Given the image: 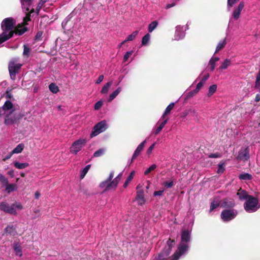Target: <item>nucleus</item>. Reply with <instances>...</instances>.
<instances>
[{
  "mask_svg": "<svg viewBox=\"0 0 260 260\" xmlns=\"http://www.w3.org/2000/svg\"><path fill=\"white\" fill-rule=\"evenodd\" d=\"M114 177V172H111L108 178L104 181H103L101 183L100 186L102 188H105V190H108L111 189L110 187V181L113 179Z\"/></svg>",
  "mask_w": 260,
  "mask_h": 260,
  "instance_id": "nucleus-14",
  "label": "nucleus"
},
{
  "mask_svg": "<svg viewBox=\"0 0 260 260\" xmlns=\"http://www.w3.org/2000/svg\"><path fill=\"white\" fill-rule=\"evenodd\" d=\"M34 0H20L22 8L26 13V16L23 18L24 23L26 24L27 22L30 20V17L34 16L35 9L32 8L30 10V8L32 5Z\"/></svg>",
  "mask_w": 260,
  "mask_h": 260,
  "instance_id": "nucleus-6",
  "label": "nucleus"
},
{
  "mask_svg": "<svg viewBox=\"0 0 260 260\" xmlns=\"http://www.w3.org/2000/svg\"><path fill=\"white\" fill-rule=\"evenodd\" d=\"M237 213L234 209L224 210L221 213V218L224 222L229 221L235 218Z\"/></svg>",
  "mask_w": 260,
  "mask_h": 260,
  "instance_id": "nucleus-11",
  "label": "nucleus"
},
{
  "mask_svg": "<svg viewBox=\"0 0 260 260\" xmlns=\"http://www.w3.org/2000/svg\"><path fill=\"white\" fill-rule=\"evenodd\" d=\"M14 249L16 255L21 256L22 255V249L21 247L19 244L16 243L14 246Z\"/></svg>",
  "mask_w": 260,
  "mask_h": 260,
  "instance_id": "nucleus-33",
  "label": "nucleus"
},
{
  "mask_svg": "<svg viewBox=\"0 0 260 260\" xmlns=\"http://www.w3.org/2000/svg\"><path fill=\"white\" fill-rule=\"evenodd\" d=\"M14 167L18 169H23L27 168L29 166L27 162H19L15 161L13 162Z\"/></svg>",
  "mask_w": 260,
  "mask_h": 260,
  "instance_id": "nucleus-25",
  "label": "nucleus"
},
{
  "mask_svg": "<svg viewBox=\"0 0 260 260\" xmlns=\"http://www.w3.org/2000/svg\"><path fill=\"white\" fill-rule=\"evenodd\" d=\"M237 2V0H228V10L230 11V8L232 7Z\"/></svg>",
  "mask_w": 260,
  "mask_h": 260,
  "instance_id": "nucleus-44",
  "label": "nucleus"
},
{
  "mask_svg": "<svg viewBox=\"0 0 260 260\" xmlns=\"http://www.w3.org/2000/svg\"><path fill=\"white\" fill-rule=\"evenodd\" d=\"M244 7V3L243 2H241L238 5V7L235 8L232 14V17L230 19L229 23L231 22L232 19L235 20H238L241 14V12L242 11Z\"/></svg>",
  "mask_w": 260,
  "mask_h": 260,
  "instance_id": "nucleus-13",
  "label": "nucleus"
},
{
  "mask_svg": "<svg viewBox=\"0 0 260 260\" xmlns=\"http://www.w3.org/2000/svg\"><path fill=\"white\" fill-rule=\"evenodd\" d=\"M24 144L23 143L19 144L12 151V154L20 153L24 148Z\"/></svg>",
  "mask_w": 260,
  "mask_h": 260,
  "instance_id": "nucleus-26",
  "label": "nucleus"
},
{
  "mask_svg": "<svg viewBox=\"0 0 260 260\" xmlns=\"http://www.w3.org/2000/svg\"><path fill=\"white\" fill-rule=\"evenodd\" d=\"M8 174L13 178L14 177V171L13 170H11L8 172Z\"/></svg>",
  "mask_w": 260,
  "mask_h": 260,
  "instance_id": "nucleus-62",
  "label": "nucleus"
},
{
  "mask_svg": "<svg viewBox=\"0 0 260 260\" xmlns=\"http://www.w3.org/2000/svg\"><path fill=\"white\" fill-rule=\"evenodd\" d=\"M235 206V203L233 201L229 200L228 199L224 200L221 203V207L224 208H231Z\"/></svg>",
  "mask_w": 260,
  "mask_h": 260,
  "instance_id": "nucleus-22",
  "label": "nucleus"
},
{
  "mask_svg": "<svg viewBox=\"0 0 260 260\" xmlns=\"http://www.w3.org/2000/svg\"><path fill=\"white\" fill-rule=\"evenodd\" d=\"M22 64L17 62V59H13L11 60L9 64V71L10 76L12 80L15 79L16 74L18 72L21 68Z\"/></svg>",
  "mask_w": 260,
  "mask_h": 260,
  "instance_id": "nucleus-8",
  "label": "nucleus"
},
{
  "mask_svg": "<svg viewBox=\"0 0 260 260\" xmlns=\"http://www.w3.org/2000/svg\"><path fill=\"white\" fill-rule=\"evenodd\" d=\"M48 1V0H41V1L39 2V3L38 4V5L37 7L36 10H35V12H34V13L35 12L36 14L37 15H38L39 13L40 9L43 7L44 4Z\"/></svg>",
  "mask_w": 260,
  "mask_h": 260,
  "instance_id": "nucleus-38",
  "label": "nucleus"
},
{
  "mask_svg": "<svg viewBox=\"0 0 260 260\" xmlns=\"http://www.w3.org/2000/svg\"><path fill=\"white\" fill-rule=\"evenodd\" d=\"M103 105V102L102 101L100 100V101H99L98 102H96L95 105H94V108L95 110H100L101 107H102Z\"/></svg>",
  "mask_w": 260,
  "mask_h": 260,
  "instance_id": "nucleus-46",
  "label": "nucleus"
},
{
  "mask_svg": "<svg viewBox=\"0 0 260 260\" xmlns=\"http://www.w3.org/2000/svg\"><path fill=\"white\" fill-rule=\"evenodd\" d=\"M138 34V31L136 30L134 31L131 35H129L126 39V41H132L134 40Z\"/></svg>",
  "mask_w": 260,
  "mask_h": 260,
  "instance_id": "nucleus-41",
  "label": "nucleus"
},
{
  "mask_svg": "<svg viewBox=\"0 0 260 260\" xmlns=\"http://www.w3.org/2000/svg\"><path fill=\"white\" fill-rule=\"evenodd\" d=\"M163 128H164L163 125H161L160 124V125L158 126V127L155 129V132H154V134L157 135L162 130V129Z\"/></svg>",
  "mask_w": 260,
  "mask_h": 260,
  "instance_id": "nucleus-55",
  "label": "nucleus"
},
{
  "mask_svg": "<svg viewBox=\"0 0 260 260\" xmlns=\"http://www.w3.org/2000/svg\"><path fill=\"white\" fill-rule=\"evenodd\" d=\"M237 158L243 161L247 160L249 158L248 148H245L241 149L239 153Z\"/></svg>",
  "mask_w": 260,
  "mask_h": 260,
  "instance_id": "nucleus-15",
  "label": "nucleus"
},
{
  "mask_svg": "<svg viewBox=\"0 0 260 260\" xmlns=\"http://www.w3.org/2000/svg\"><path fill=\"white\" fill-rule=\"evenodd\" d=\"M164 192V190H158V191H155L153 193L154 196H160Z\"/></svg>",
  "mask_w": 260,
  "mask_h": 260,
  "instance_id": "nucleus-56",
  "label": "nucleus"
},
{
  "mask_svg": "<svg viewBox=\"0 0 260 260\" xmlns=\"http://www.w3.org/2000/svg\"><path fill=\"white\" fill-rule=\"evenodd\" d=\"M158 22L156 21H153L148 26V31L152 32L156 28Z\"/></svg>",
  "mask_w": 260,
  "mask_h": 260,
  "instance_id": "nucleus-37",
  "label": "nucleus"
},
{
  "mask_svg": "<svg viewBox=\"0 0 260 260\" xmlns=\"http://www.w3.org/2000/svg\"><path fill=\"white\" fill-rule=\"evenodd\" d=\"M90 168V165H87L81 171V175H80V178L81 179L84 178L87 173L88 172V170H89Z\"/></svg>",
  "mask_w": 260,
  "mask_h": 260,
  "instance_id": "nucleus-40",
  "label": "nucleus"
},
{
  "mask_svg": "<svg viewBox=\"0 0 260 260\" xmlns=\"http://www.w3.org/2000/svg\"><path fill=\"white\" fill-rule=\"evenodd\" d=\"M14 111V107L9 101H7L0 109V116L5 117L6 124H12L16 121L17 116Z\"/></svg>",
  "mask_w": 260,
  "mask_h": 260,
  "instance_id": "nucleus-3",
  "label": "nucleus"
},
{
  "mask_svg": "<svg viewBox=\"0 0 260 260\" xmlns=\"http://www.w3.org/2000/svg\"><path fill=\"white\" fill-rule=\"evenodd\" d=\"M176 5V3L175 2H173L171 4H167L166 6V8L167 9H170L172 7H174Z\"/></svg>",
  "mask_w": 260,
  "mask_h": 260,
  "instance_id": "nucleus-58",
  "label": "nucleus"
},
{
  "mask_svg": "<svg viewBox=\"0 0 260 260\" xmlns=\"http://www.w3.org/2000/svg\"><path fill=\"white\" fill-rule=\"evenodd\" d=\"M140 154V153H139V152H137V151L135 150L133 156H132V157L131 159V162H133V161L134 159H135Z\"/></svg>",
  "mask_w": 260,
  "mask_h": 260,
  "instance_id": "nucleus-54",
  "label": "nucleus"
},
{
  "mask_svg": "<svg viewBox=\"0 0 260 260\" xmlns=\"http://www.w3.org/2000/svg\"><path fill=\"white\" fill-rule=\"evenodd\" d=\"M156 165L155 164L152 165L149 168L147 169L144 172L145 175H147L151 171L154 170L156 168Z\"/></svg>",
  "mask_w": 260,
  "mask_h": 260,
  "instance_id": "nucleus-42",
  "label": "nucleus"
},
{
  "mask_svg": "<svg viewBox=\"0 0 260 260\" xmlns=\"http://www.w3.org/2000/svg\"><path fill=\"white\" fill-rule=\"evenodd\" d=\"M231 63L232 61L230 59L226 58L223 61L221 62V65L219 67V69H226L231 64Z\"/></svg>",
  "mask_w": 260,
  "mask_h": 260,
  "instance_id": "nucleus-24",
  "label": "nucleus"
},
{
  "mask_svg": "<svg viewBox=\"0 0 260 260\" xmlns=\"http://www.w3.org/2000/svg\"><path fill=\"white\" fill-rule=\"evenodd\" d=\"M181 240L178 245V249L171 257L172 260H178L181 256L185 255L189 249L190 231L183 230L181 232Z\"/></svg>",
  "mask_w": 260,
  "mask_h": 260,
  "instance_id": "nucleus-2",
  "label": "nucleus"
},
{
  "mask_svg": "<svg viewBox=\"0 0 260 260\" xmlns=\"http://www.w3.org/2000/svg\"><path fill=\"white\" fill-rule=\"evenodd\" d=\"M227 43L226 38H224V39L220 41L217 45L216 50L215 51V53H217L220 50H222L224 48Z\"/></svg>",
  "mask_w": 260,
  "mask_h": 260,
  "instance_id": "nucleus-19",
  "label": "nucleus"
},
{
  "mask_svg": "<svg viewBox=\"0 0 260 260\" xmlns=\"http://www.w3.org/2000/svg\"><path fill=\"white\" fill-rule=\"evenodd\" d=\"M8 179L0 173V181L4 185L8 183Z\"/></svg>",
  "mask_w": 260,
  "mask_h": 260,
  "instance_id": "nucleus-48",
  "label": "nucleus"
},
{
  "mask_svg": "<svg viewBox=\"0 0 260 260\" xmlns=\"http://www.w3.org/2000/svg\"><path fill=\"white\" fill-rule=\"evenodd\" d=\"M15 23V20L12 17L6 18L2 21L1 28L3 32L0 34V45L12 37L14 34L21 35L27 30L24 25L27 23L25 24L23 20L22 24H19L16 27Z\"/></svg>",
  "mask_w": 260,
  "mask_h": 260,
  "instance_id": "nucleus-1",
  "label": "nucleus"
},
{
  "mask_svg": "<svg viewBox=\"0 0 260 260\" xmlns=\"http://www.w3.org/2000/svg\"><path fill=\"white\" fill-rule=\"evenodd\" d=\"M219 60L218 57H212L209 60V64L210 66L211 71H213L216 67V63Z\"/></svg>",
  "mask_w": 260,
  "mask_h": 260,
  "instance_id": "nucleus-21",
  "label": "nucleus"
},
{
  "mask_svg": "<svg viewBox=\"0 0 260 260\" xmlns=\"http://www.w3.org/2000/svg\"><path fill=\"white\" fill-rule=\"evenodd\" d=\"M136 200L139 205H142L145 203V200L143 191L138 192Z\"/></svg>",
  "mask_w": 260,
  "mask_h": 260,
  "instance_id": "nucleus-20",
  "label": "nucleus"
},
{
  "mask_svg": "<svg viewBox=\"0 0 260 260\" xmlns=\"http://www.w3.org/2000/svg\"><path fill=\"white\" fill-rule=\"evenodd\" d=\"M50 90L53 93H56L59 91L58 87L53 83H51L49 86Z\"/></svg>",
  "mask_w": 260,
  "mask_h": 260,
  "instance_id": "nucleus-36",
  "label": "nucleus"
},
{
  "mask_svg": "<svg viewBox=\"0 0 260 260\" xmlns=\"http://www.w3.org/2000/svg\"><path fill=\"white\" fill-rule=\"evenodd\" d=\"M174 106V103H170L166 108L164 114L161 117V119H164L166 115L169 114L171 111L173 109V107Z\"/></svg>",
  "mask_w": 260,
  "mask_h": 260,
  "instance_id": "nucleus-27",
  "label": "nucleus"
},
{
  "mask_svg": "<svg viewBox=\"0 0 260 260\" xmlns=\"http://www.w3.org/2000/svg\"><path fill=\"white\" fill-rule=\"evenodd\" d=\"M121 91V88L120 87H118L114 91L110 94L109 97L108 99V102H111L113 101Z\"/></svg>",
  "mask_w": 260,
  "mask_h": 260,
  "instance_id": "nucleus-23",
  "label": "nucleus"
},
{
  "mask_svg": "<svg viewBox=\"0 0 260 260\" xmlns=\"http://www.w3.org/2000/svg\"><path fill=\"white\" fill-rule=\"evenodd\" d=\"M22 208V205L19 202H15L11 206L5 202L0 203V210L11 214L16 215V209L21 210Z\"/></svg>",
  "mask_w": 260,
  "mask_h": 260,
  "instance_id": "nucleus-5",
  "label": "nucleus"
},
{
  "mask_svg": "<svg viewBox=\"0 0 260 260\" xmlns=\"http://www.w3.org/2000/svg\"><path fill=\"white\" fill-rule=\"evenodd\" d=\"M174 243V240H171L170 239L167 241L166 246L158 255V258L160 260L165 259L170 254Z\"/></svg>",
  "mask_w": 260,
  "mask_h": 260,
  "instance_id": "nucleus-10",
  "label": "nucleus"
},
{
  "mask_svg": "<svg viewBox=\"0 0 260 260\" xmlns=\"http://www.w3.org/2000/svg\"><path fill=\"white\" fill-rule=\"evenodd\" d=\"M106 152V149L105 148H101L99 149L98 150L96 151L94 154L93 156L95 157H100L102 155H103L105 152Z\"/></svg>",
  "mask_w": 260,
  "mask_h": 260,
  "instance_id": "nucleus-39",
  "label": "nucleus"
},
{
  "mask_svg": "<svg viewBox=\"0 0 260 260\" xmlns=\"http://www.w3.org/2000/svg\"><path fill=\"white\" fill-rule=\"evenodd\" d=\"M40 196V193L39 191H37L35 194V198L36 199H38Z\"/></svg>",
  "mask_w": 260,
  "mask_h": 260,
  "instance_id": "nucleus-63",
  "label": "nucleus"
},
{
  "mask_svg": "<svg viewBox=\"0 0 260 260\" xmlns=\"http://www.w3.org/2000/svg\"><path fill=\"white\" fill-rule=\"evenodd\" d=\"M217 85L216 84H213L210 86L209 88L208 92L207 93V95L208 96H211L213 93H214L217 90Z\"/></svg>",
  "mask_w": 260,
  "mask_h": 260,
  "instance_id": "nucleus-35",
  "label": "nucleus"
},
{
  "mask_svg": "<svg viewBox=\"0 0 260 260\" xmlns=\"http://www.w3.org/2000/svg\"><path fill=\"white\" fill-rule=\"evenodd\" d=\"M135 171H133L131 172V173L129 174V175H128V176L127 177L124 184H123V187L124 188H126L127 185H128V184L131 182V181L133 180V179L134 178V176H135Z\"/></svg>",
  "mask_w": 260,
  "mask_h": 260,
  "instance_id": "nucleus-28",
  "label": "nucleus"
},
{
  "mask_svg": "<svg viewBox=\"0 0 260 260\" xmlns=\"http://www.w3.org/2000/svg\"><path fill=\"white\" fill-rule=\"evenodd\" d=\"M243 206L245 210L248 213L255 212L260 208L258 199L252 196L247 198Z\"/></svg>",
  "mask_w": 260,
  "mask_h": 260,
  "instance_id": "nucleus-4",
  "label": "nucleus"
},
{
  "mask_svg": "<svg viewBox=\"0 0 260 260\" xmlns=\"http://www.w3.org/2000/svg\"><path fill=\"white\" fill-rule=\"evenodd\" d=\"M239 178L240 180L248 181L252 179V176L250 174L247 173H243L239 175Z\"/></svg>",
  "mask_w": 260,
  "mask_h": 260,
  "instance_id": "nucleus-30",
  "label": "nucleus"
},
{
  "mask_svg": "<svg viewBox=\"0 0 260 260\" xmlns=\"http://www.w3.org/2000/svg\"><path fill=\"white\" fill-rule=\"evenodd\" d=\"M255 86L256 88H258L260 86V69L259 72L256 76Z\"/></svg>",
  "mask_w": 260,
  "mask_h": 260,
  "instance_id": "nucleus-47",
  "label": "nucleus"
},
{
  "mask_svg": "<svg viewBox=\"0 0 260 260\" xmlns=\"http://www.w3.org/2000/svg\"><path fill=\"white\" fill-rule=\"evenodd\" d=\"M221 155L219 153H211L209 155L210 158H218L221 157Z\"/></svg>",
  "mask_w": 260,
  "mask_h": 260,
  "instance_id": "nucleus-52",
  "label": "nucleus"
},
{
  "mask_svg": "<svg viewBox=\"0 0 260 260\" xmlns=\"http://www.w3.org/2000/svg\"><path fill=\"white\" fill-rule=\"evenodd\" d=\"M24 49H23V55L24 56L28 57L29 52H30V49L26 45H24Z\"/></svg>",
  "mask_w": 260,
  "mask_h": 260,
  "instance_id": "nucleus-45",
  "label": "nucleus"
},
{
  "mask_svg": "<svg viewBox=\"0 0 260 260\" xmlns=\"http://www.w3.org/2000/svg\"><path fill=\"white\" fill-rule=\"evenodd\" d=\"M13 154H12V151H11V152L10 153V154H8V155H7V156L5 157V158H4V160H7V159H10V158L11 157V156H12V155H13Z\"/></svg>",
  "mask_w": 260,
  "mask_h": 260,
  "instance_id": "nucleus-61",
  "label": "nucleus"
},
{
  "mask_svg": "<svg viewBox=\"0 0 260 260\" xmlns=\"http://www.w3.org/2000/svg\"><path fill=\"white\" fill-rule=\"evenodd\" d=\"M220 203L218 200H214L212 201L210 205V212H212L213 210L218 207L220 205Z\"/></svg>",
  "mask_w": 260,
  "mask_h": 260,
  "instance_id": "nucleus-32",
  "label": "nucleus"
},
{
  "mask_svg": "<svg viewBox=\"0 0 260 260\" xmlns=\"http://www.w3.org/2000/svg\"><path fill=\"white\" fill-rule=\"evenodd\" d=\"M4 185L5 186V190L8 193L16 190L17 188V186L16 184H9V181H8V183Z\"/></svg>",
  "mask_w": 260,
  "mask_h": 260,
  "instance_id": "nucleus-18",
  "label": "nucleus"
},
{
  "mask_svg": "<svg viewBox=\"0 0 260 260\" xmlns=\"http://www.w3.org/2000/svg\"><path fill=\"white\" fill-rule=\"evenodd\" d=\"M204 83V82L201 81L197 85V88L199 90L202 87Z\"/></svg>",
  "mask_w": 260,
  "mask_h": 260,
  "instance_id": "nucleus-60",
  "label": "nucleus"
},
{
  "mask_svg": "<svg viewBox=\"0 0 260 260\" xmlns=\"http://www.w3.org/2000/svg\"><path fill=\"white\" fill-rule=\"evenodd\" d=\"M146 140H144V141H143L142 143H141L137 147V148H136V151H137V152H139V153H141V152L142 151V150L143 149V148L145 145V143H146Z\"/></svg>",
  "mask_w": 260,
  "mask_h": 260,
  "instance_id": "nucleus-43",
  "label": "nucleus"
},
{
  "mask_svg": "<svg viewBox=\"0 0 260 260\" xmlns=\"http://www.w3.org/2000/svg\"><path fill=\"white\" fill-rule=\"evenodd\" d=\"M112 85V81L108 82L107 83H106L102 88L101 90V93L102 94H106L107 93L111 86Z\"/></svg>",
  "mask_w": 260,
  "mask_h": 260,
  "instance_id": "nucleus-31",
  "label": "nucleus"
},
{
  "mask_svg": "<svg viewBox=\"0 0 260 260\" xmlns=\"http://www.w3.org/2000/svg\"><path fill=\"white\" fill-rule=\"evenodd\" d=\"M150 40L149 34H146L142 39L141 46H147L149 45Z\"/></svg>",
  "mask_w": 260,
  "mask_h": 260,
  "instance_id": "nucleus-29",
  "label": "nucleus"
},
{
  "mask_svg": "<svg viewBox=\"0 0 260 260\" xmlns=\"http://www.w3.org/2000/svg\"><path fill=\"white\" fill-rule=\"evenodd\" d=\"M133 51L126 52L123 57L124 61H127V59H128L129 57L133 54Z\"/></svg>",
  "mask_w": 260,
  "mask_h": 260,
  "instance_id": "nucleus-50",
  "label": "nucleus"
},
{
  "mask_svg": "<svg viewBox=\"0 0 260 260\" xmlns=\"http://www.w3.org/2000/svg\"><path fill=\"white\" fill-rule=\"evenodd\" d=\"M118 185V183L116 181L113 180L110 181V187L111 189H115Z\"/></svg>",
  "mask_w": 260,
  "mask_h": 260,
  "instance_id": "nucleus-51",
  "label": "nucleus"
},
{
  "mask_svg": "<svg viewBox=\"0 0 260 260\" xmlns=\"http://www.w3.org/2000/svg\"><path fill=\"white\" fill-rule=\"evenodd\" d=\"M224 164H219L218 165V170H217V173L218 174L222 173L224 172V168L223 167Z\"/></svg>",
  "mask_w": 260,
  "mask_h": 260,
  "instance_id": "nucleus-49",
  "label": "nucleus"
},
{
  "mask_svg": "<svg viewBox=\"0 0 260 260\" xmlns=\"http://www.w3.org/2000/svg\"><path fill=\"white\" fill-rule=\"evenodd\" d=\"M209 78V75H207L204 76V77L202 79V82H204V83Z\"/></svg>",
  "mask_w": 260,
  "mask_h": 260,
  "instance_id": "nucleus-64",
  "label": "nucleus"
},
{
  "mask_svg": "<svg viewBox=\"0 0 260 260\" xmlns=\"http://www.w3.org/2000/svg\"><path fill=\"white\" fill-rule=\"evenodd\" d=\"M187 28L185 27L184 26L180 25L176 26L173 40L175 41L182 40L185 36V30Z\"/></svg>",
  "mask_w": 260,
  "mask_h": 260,
  "instance_id": "nucleus-12",
  "label": "nucleus"
},
{
  "mask_svg": "<svg viewBox=\"0 0 260 260\" xmlns=\"http://www.w3.org/2000/svg\"><path fill=\"white\" fill-rule=\"evenodd\" d=\"M103 79H104V76H103V75H100V76L99 77V78H98V79L97 81H96V84H100L101 82H102V81L103 80Z\"/></svg>",
  "mask_w": 260,
  "mask_h": 260,
  "instance_id": "nucleus-59",
  "label": "nucleus"
},
{
  "mask_svg": "<svg viewBox=\"0 0 260 260\" xmlns=\"http://www.w3.org/2000/svg\"><path fill=\"white\" fill-rule=\"evenodd\" d=\"M108 128V125L105 120H102L95 124L90 134V137L96 136L101 133L104 132Z\"/></svg>",
  "mask_w": 260,
  "mask_h": 260,
  "instance_id": "nucleus-7",
  "label": "nucleus"
},
{
  "mask_svg": "<svg viewBox=\"0 0 260 260\" xmlns=\"http://www.w3.org/2000/svg\"><path fill=\"white\" fill-rule=\"evenodd\" d=\"M4 233L10 236H15L17 234L16 228L13 225H8L4 230Z\"/></svg>",
  "mask_w": 260,
  "mask_h": 260,
  "instance_id": "nucleus-16",
  "label": "nucleus"
},
{
  "mask_svg": "<svg viewBox=\"0 0 260 260\" xmlns=\"http://www.w3.org/2000/svg\"><path fill=\"white\" fill-rule=\"evenodd\" d=\"M162 185L166 188H170L174 185V180L170 179L169 180L162 183Z\"/></svg>",
  "mask_w": 260,
  "mask_h": 260,
  "instance_id": "nucleus-34",
  "label": "nucleus"
},
{
  "mask_svg": "<svg viewBox=\"0 0 260 260\" xmlns=\"http://www.w3.org/2000/svg\"><path fill=\"white\" fill-rule=\"evenodd\" d=\"M237 195L241 201H246L250 196L247 191L242 189H239L237 193Z\"/></svg>",
  "mask_w": 260,
  "mask_h": 260,
  "instance_id": "nucleus-17",
  "label": "nucleus"
},
{
  "mask_svg": "<svg viewBox=\"0 0 260 260\" xmlns=\"http://www.w3.org/2000/svg\"><path fill=\"white\" fill-rule=\"evenodd\" d=\"M155 143H154L153 144H152L149 148L148 149H147V153L148 154H150L151 153L153 149H154V146H155Z\"/></svg>",
  "mask_w": 260,
  "mask_h": 260,
  "instance_id": "nucleus-53",
  "label": "nucleus"
},
{
  "mask_svg": "<svg viewBox=\"0 0 260 260\" xmlns=\"http://www.w3.org/2000/svg\"><path fill=\"white\" fill-rule=\"evenodd\" d=\"M86 140L85 139H79L75 141L70 147V152L74 154H77L85 145Z\"/></svg>",
  "mask_w": 260,
  "mask_h": 260,
  "instance_id": "nucleus-9",
  "label": "nucleus"
},
{
  "mask_svg": "<svg viewBox=\"0 0 260 260\" xmlns=\"http://www.w3.org/2000/svg\"><path fill=\"white\" fill-rule=\"evenodd\" d=\"M160 120H162V121L161 122V123H160V124L161 125H163V126L164 127L165 125L167 124V123L168 122V119H165V117L164 118V119H161V118L160 119L159 121L157 123H158L159 122V121Z\"/></svg>",
  "mask_w": 260,
  "mask_h": 260,
  "instance_id": "nucleus-57",
  "label": "nucleus"
}]
</instances>
